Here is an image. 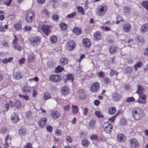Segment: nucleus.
<instances>
[{"label":"nucleus","instance_id":"nucleus-1","mask_svg":"<svg viewBox=\"0 0 148 148\" xmlns=\"http://www.w3.org/2000/svg\"><path fill=\"white\" fill-rule=\"evenodd\" d=\"M132 114L135 119L138 120L145 116V113L142 108L136 107L132 110Z\"/></svg>","mask_w":148,"mask_h":148},{"label":"nucleus","instance_id":"nucleus-2","mask_svg":"<svg viewBox=\"0 0 148 148\" xmlns=\"http://www.w3.org/2000/svg\"><path fill=\"white\" fill-rule=\"evenodd\" d=\"M108 7L106 5H100L96 9V14L98 16H103L106 13Z\"/></svg>","mask_w":148,"mask_h":148},{"label":"nucleus","instance_id":"nucleus-3","mask_svg":"<svg viewBox=\"0 0 148 148\" xmlns=\"http://www.w3.org/2000/svg\"><path fill=\"white\" fill-rule=\"evenodd\" d=\"M102 126L104 131L107 133L110 134L113 130L112 125L108 121L104 122Z\"/></svg>","mask_w":148,"mask_h":148},{"label":"nucleus","instance_id":"nucleus-4","mask_svg":"<svg viewBox=\"0 0 148 148\" xmlns=\"http://www.w3.org/2000/svg\"><path fill=\"white\" fill-rule=\"evenodd\" d=\"M35 17V13L33 11H29L26 13L25 19L27 22L31 23L34 20Z\"/></svg>","mask_w":148,"mask_h":148},{"label":"nucleus","instance_id":"nucleus-5","mask_svg":"<svg viewBox=\"0 0 148 148\" xmlns=\"http://www.w3.org/2000/svg\"><path fill=\"white\" fill-rule=\"evenodd\" d=\"M145 91V88L144 87L141 85H138L137 86V90L136 93H137L139 96H140L141 98H144V96H146V95L144 93Z\"/></svg>","mask_w":148,"mask_h":148},{"label":"nucleus","instance_id":"nucleus-6","mask_svg":"<svg viewBox=\"0 0 148 148\" xmlns=\"http://www.w3.org/2000/svg\"><path fill=\"white\" fill-rule=\"evenodd\" d=\"M130 146L131 148H138L140 145L138 140L135 138H132L129 140Z\"/></svg>","mask_w":148,"mask_h":148},{"label":"nucleus","instance_id":"nucleus-7","mask_svg":"<svg viewBox=\"0 0 148 148\" xmlns=\"http://www.w3.org/2000/svg\"><path fill=\"white\" fill-rule=\"evenodd\" d=\"M41 38L40 37L35 36L29 39L30 43L33 46L38 45L41 42Z\"/></svg>","mask_w":148,"mask_h":148},{"label":"nucleus","instance_id":"nucleus-8","mask_svg":"<svg viewBox=\"0 0 148 148\" xmlns=\"http://www.w3.org/2000/svg\"><path fill=\"white\" fill-rule=\"evenodd\" d=\"M100 87L99 83L97 82H95L91 85L90 90L93 92H96L98 91Z\"/></svg>","mask_w":148,"mask_h":148},{"label":"nucleus","instance_id":"nucleus-9","mask_svg":"<svg viewBox=\"0 0 148 148\" xmlns=\"http://www.w3.org/2000/svg\"><path fill=\"white\" fill-rule=\"evenodd\" d=\"M76 95L81 99H84L86 98V96L84 90L82 89H79L76 93Z\"/></svg>","mask_w":148,"mask_h":148},{"label":"nucleus","instance_id":"nucleus-10","mask_svg":"<svg viewBox=\"0 0 148 148\" xmlns=\"http://www.w3.org/2000/svg\"><path fill=\"white\" fill-rule=\"evenodd\" d=\"M50 27V25H45L42 26L41 29L45 35L48 36L51 32V30L49 29Z\"/></svg>","mask_w":148,"mask_h":148},{"label":"nucleus","instance_id":"nucleus-11","mask_svg":"<svg viewBox=\"0 0 148 148\" xmlns=\"http://www.w3.org/2000/svg\"><path fill=\"white\" fill-rule=\"evenodd\" d=\"M121 95L116 92H114L112 94V99L114 101H119L121 100Z\"/></svg>","mask_w":148,"mask_h":148},{"label":"nucleus","instance_id":"nucleus-12","mask_svg":"<svg viewBox=\"0 0 148 148\" xmlns=\"http://www.w3.org/2000/svg\"><path fill=\"white\" fill-rule=\"evenodd\" d=\"M116 138L117 141L119 143L124 142L127 139L125 135L122 134H118L116 136Z\"/></svg>","mask_w":148,"mask_h":148},{"label":"nucleus","instance_id":"nucleus-13","mask_svg":"<svg viewBox=\"0 0 148 148\" xmlns=\"http://www.w3.org/2000/svg\"><path fill=\"white\" fill-rule=\"evenodd\" d=\"M119 49L118 47L113 45H112L109 47V51L111 54H114L117 53Z\"/></svg>","mask_w":148,"mask_h":148},{"label":"nucleus","instance_id":"nucleus-14","mask_svg":"<svg viewBox=\"0 0 148 148\" xmlns=\"http://www.w3.org/2000/svg\"><path fill=\"white\" fill-rule=\"evenodd\" d=\"M123 30L127 33L130 32L131 29V26L130 23H127L124 24L122 27Z\"/></svg>","mask_w":148,"mask_h":148},{"label":"nucleus","instance_id":"nucleus-15","mask_svg":"<svg viewBox=\"0 0 148 148\" xmlns=\"http://www.w3.org/2000/svg\"><path fill=\"white\" fill-rule=\"evenodd\" d=\"M82 42L84 46L86 48L90 47L91 45L90 40L87 38H84L82 40Z\"/></svg>","mask_w":148,"mask_h":148},{"label":"nucleus","instance_id":"nucleus-16","mask_svg":"<svg viewBox=\"0 0 148 148\" xmlns=\"http://www.w3.org/2000/svg\"><path fill=\"white\" fill-rule=\"evenodd\" d=\"M49 79L52 82H57L61 79V77L59 75H52L49 77Z\"/></svg>","mask_w":148,"mask_h":148},{"label":"nucleus","instance_id":"nucleus-17","mask_svg":"<svg viewBox=\"0 0 148 148\" xmlns=\"http://www.w3.org/2000/svg\"><path fill=\"white\" fill-rule=\"evenodd\" d=\"M32 92L31 88L28 86H24L22 89V92L25 95L30 94Z\"/></svg>","mask_w":148,"mask_h":148},{"label":"nucleus","instance_id":"nucleus-18","mask_svg":"<svg viewBox=\"0 0 148 148\" xmlns=\"http://www.w3.org/2000/svg\"><path fill=\"white\" fill-rule=\"evenodd\" d=\"M67 49L69 51H71L74 48V44L73 40H69L66 43Z\"/></svg>","mask_w":148,"mask_h":148},{"label":"nucleus","instance_id":"nucleus-19","mask_svg":"<svg viewBox=\"0 0 148 148\" xmlns=\"http://www.w3.org/2000/svg\"><path fill=\"white\" fill-rule=\"evenodd\" d=\"M47 119L45 118H42L41 119L38 121V124L41 127H43L46 125Z\"/></svg>","mask_w":148,"mask_h":148},{"label":"nucleus","instance_id":"nucleus-20","mask_svg":"<svg viewBox=\"0 0 148 148\" xmlns=\"http://www.w3.org/2000/svg\"><path fill=\"white\" fill-rule=\"evenodd\" d=\"M11 120L13 123H16L18 121L19 118H18V114L17 113H13L12 115Z\"/></svg>","mask_w":148,"mask_h":148},{"label":"nucleus","instance_id":"nucleus-21","mask_svg":"<svg viewBox=\"0 0 148 148\" xmlns=\"http://www.w3.org/2000/svg\"><path fill=\"white\" fill-rule=\"evenodd\" d=\"M101 34L100 31H97L94 34V38L96 40H99L101 39Z\"/></svg>","mask_w":148,"mask_h":148},{"label":"nucleus","instance_id":"nucleus-22","mask_svg":"<svg viewBox=\"0 0 148 148\" xmlns=\"http://www.w3.org/2000/svg\"><path fill=\"white\" fill-rule=\"evenodd\" d=\"M11 138L10 137V136L9 135H8L5 138V143L4 144V147L5 148H7L8 147V142H11Z\"/></svg>","mask_w":148,"mask_h":148},{"label":"nucleus","instance_id":"nucleus-23","mask_svg":"<svg viewBox=\"0 0 148 148\" xmlns=\"http://www.w3.org/2000/svg\"><path fill=\"white\" fill-rule=\"evenodd\" d=\"M69 89L68 87L66 86L62 87L61 88V92L62 94L64 95H66L69 92Z\"/></svg>","mask_w":148,"mask_h":148},{"label":"nucleus","instance_id":"nucleus-24","mask_svg":"<svg viewBox=\"0 0 148 148\" xmlns=\"http://www.w3.org/2000/svg\"><path fill=\"white\" fill-rule=\"evenodd\" d=\"M51 117L53 119H56L60 115L59 112L57 111H53L50 114Z\"/></svg>","mask_w":148,"mask_h":148},{"label":"nucleus","instance_id":"nucleus-25","mask_svg":"<svg viewBox=\"0 0 148 148\" xmlns=\"http://www.w3.org/2000/svg\"><path fill=\"white\" fill-rule=\"evenodd\" d=\"M143 65V64L142 62L139 61L135 64L134 66V70L136 71L137 70V69L141 68Z\"/></svg>","mask_w":148,"mask_h":148},{"label":"nucleus","instance_id":"nucleus-26","mask_svg":"<svg viewBox=\"0 0 148 148\" xmlns=\"http://www.w3.org/2000/svg\"><path fill=\"white\" fill-rule=\"evenodd\" d=\"M64 82H66L67 80H70L72 82H73V76L71 74H70L66 75V78L64 79Z\"/></svg>","mask_w":148,"mask_h":148},{"label":"nucleus","instance_id":"nucleus-27","mask_svg":"<svg viewBox=\"0 0 148 148\" xmlns=\"http://www.w3.org/2000/svg\"><path fill=\"white\" fill-rule=\"evenodd\" d=\"M148 29V23H146L144 24L140 29V32L142 33L146 32Z\"/></svg>","mask_w":148,"mask_h":148},{"label":"nucleus","instance_id":"nucleus-28","mask_svg":"<svg viewBox=\"0 0 148 148\" xmlns=\"http://www.w3.org/2000/svg\"><path fill=\"white\" fill-rule=\"evenodd\" d=\"M116 112V109L114 107H109L108 110V112L109 114L113 115Z\"/></svg>","mask_w":148,"mask_h":148},{"label":"nucleus","instance_id":"nucleus-29","mask_svg":"<svg viewBox=\"0 0 148 148\" xmlns=\"http://www.w3.org/2000/svg\"><path fill=\"white\" fill-rule=\"evenodd\" d=\"M82 144L84 147H87L89 145L90 142L87 139L84 138L82 140Z\"/></svg>","mask_w":148,"mask_h":148},{"label":"nucleus","instance_id":"nucleus-30","mask_svg":"<svg viewBox=\"0 0 148 148\" xmlns=\"http://www.w3.org/2000/svg\"><path fill=\"white\" fill-rule=\"evenodd\" d=\"M90 139L92 140L98 141L99 140H102V138H100L99 139L97 135L96 134H91L90 136Z\"/></svg>","mask_w":148,"mask_h":148},{"label":"nucleus","instance_id":"nucleus-31","mask_svg":"<svg viewBox=\"0 0 148 148\" xmlns=\"http://www.w3.org/2000/svg\"><path fill=\"white\" fill-rule=\"evenodd\" d=\"M118 74L119 73L117 71L113 69H111L110 70L109 74L111 77H112L114 76L115 75L117 77Z\"/></svg>","mask_w":148,"mask_h":148},{"label":"nucleus","instance_id":"nucleus-32","mask_svg":"<svg viewBox=\"0 0 148 148\" xmlns=\"http://www.w3.org/2000/svg\"><path fill=\"white\" fill-rule=\"evenodd\" d=\"M139 97L142 100V101L138 99L137 100V102L138 103H140L143 104H146V99L147 96H144V98H141V97H140V96H139Z\"/></svg>","mask_w":148,"mask_h":148},{"label":"nucleus","instance_id":"nucleus-33","mask_svg":"<svg viewBox=\"0 0 148 148\" xmlns=\"http://www.w3.org/2000/svg\"><path fill=\"white\" fill-rule=\"evenodd\" d=\"M141 5L148 11V0L143 1L141 3Z\"/></svg>","mask_w":148,"mask_h":148},{"label":"nucleus","instance_id":"nucleus-34","mask_svg":"<svg viewBox=\"0 0 148 148\" xmlns=\"http://www.w3.org/2000/svg\"><path fill=\"white\" fill-rule=\"evenodd\" d=\"M14 105L16 108L19 109L21 106V103L19 100H16L14 102Z\"/></svg>","mask_w":148,"mask_h":148},{"label":"nucleus","instance_id":"nucleus-35","mask_svg":"<svg viewBox=\"0 0 148 148\" xmlns=\"http://www.w3.org/2000/svg\"><path fill=\"white\" fill-rule=\"evenodd\" d=\"M13 75L14 78L17 79H19L21 78V75L19 71L14 73Z\"/></svg>","mask_w":148,"mask_h":148},{"label":"nucleus","instance_id":"nucleus-36","mask_svg":"<svg viewBox=\"0 0 148 148\" xmlns=\"http://www.w3.org/2000/svg\"><path fill=\"white\" fill-rule=\"evenodd\" d=\"M103 83L106 84H108L111 83V81L108 77H106L103 78Z\"/></svg>","mask_w":148,"mask_h":148},{"label":"nucleus","instance_id":"nucleus-37","mask_svg":"<svg viewBox=\"0 0 148 148\" xmlns=\"http://www.w3.org/2000/svg\"><path fill=\"white\" fill-rule=\"evenodd\" d=\"M60 62L62 65H64V64H67L68 60L66 58H63L60 59Z\"/></svg>","mask_w":148,"mask_h":148},{"label":"nucleus","instance_id":"nucleus-38","mask_svg":"<svg viewBox=\"0 0 148 148\" xmlns=\"http://www.w3.org/2000/svg\"><path fill=\"white\" fill-rule=\"evenodd\" d=\"M19 134L20 136L25 135L26 133V130L23 128H21L18 130Z\"/></svg>","mask_w":148,"mask_h":148},{"label":"nucleus","instance_id":"nucleus-39","mask_svg":"<svg viewBox=\"0 0 148 148\" xmlns=\"http://www.w3.org/2000/svg\"><path fill=\"white\" fill-rule=\"evenodd\" d=\"M59 26L61 29L63 30H66L67 28V25L64 23H61L59 24Z\"/></svg>","mask_w":148,"mask_h":148},{"label":"nucleus","instance_id":"nucleus-40","mask_svg":"<svg viewBox=\"0 0 148 148\" xmlns=\"http://www.w3.org/2000/svg\"><path fill=\"white\" fill-rule=\"evenodd\" d=\"M82 31L79 28L75 27V34L77 35L80 34L82 33Z\"/></svg>","mask_w":148,"mask_h":148},{"label":"nucleus","instance_id":"nucleus-41","mask_svg":"<svg viewBox=\"0 0 148 148\" xmlns=\"http://www.w3.org/2000/svg\"><path fill=\"white\" fill-rule=\"evenodd\" d=\"M133 69L131 67H127L125 69V73L126 74H130L132 71Z\"/></svg>","mask_w":148,"mask_h":148},{"label":"nucleus","instance_id":"nucleus-42","mask_svg":"<svg viewBox=\"0 0 148 148\" xmlns=\"http://www.w3.org/2000/svg\"><path fill=\"white\" fill-rule=\"evenodd\" d=\"M13 59V58L12 57L8 58H5L3 59L2 62L3 63L6 64L12 61Z\"/></svg>","mask_w":148,"mask_h":148},{"label":"nucleus","instance_id":"nucleus-43","mask_svg":"<svg viewBox=\"0 0 148 148\" xmlns=\"http://www.w3.org/2000/svg\"><path fill=\"white\" fill-rule=\"evenodd\" d=\"M14 45L13 47L16 49L18 51H20L22 50L21 47L20 46V45L18 43L13 44Z\"/></svg>","mask_w":148,"mask_h":148},{"label":"nucleus","instance_id":"nucleus-44","mask_svg":"<svg viewBox=\"0 0 148 148\" xmlns=\"http://www.w3.org/2000/svg\"><path fill=\"white\" fill-rule=\"evenodd\" d=\"M57 38L55 36H53L50 38V40L52 43H55L57 41Z\"/></svg>","mask_w":148,"mask_h":148},{"label":"nucleus","instance_id":"nucleus-45","mask_svg":"<svg viewBox=\"0 0 148 148\" xmlns=\"http://www.w3.org/2000/svg\"><path fill=\"white\" fill-rule=\"evenodd\" d=\"M64 68L60 66H58L55 69V72L56 73H60L62 71Z\"/></svg>","mask_w":148,"mask_h":148},{"label":"nucleus","instance_id":"nucleus-46","mask_svg":"<svg viewBox=\"0 0 148 148\" xmlns=\"http://www.w3.org/2000/svg\"><path fill=\"white\" fill-rule=\"evenodd\" d=\"M19 97L23 99H25L26 101H27L29 99V96L27 95H24L22 94H19Z\"/></svg>","mask_w":148,"mask_h":148},{"label":"nucleus","instance_id":"nucleus-47","mask_svg":"<svg viewBox=\"0 0 148 148\" xmlns=\"http://www.w3.org/2000/svg\"><path fill=\"white\" fill-rule=\"evenodd\" d=\"M135 98L133 97H128L127 98L126 102L130 103L135 101Z\"/></svg>","mask_w":148,"mask_h":148},{"label":"nucleus","instance_id":"nucleus-48","mask_svg":"<svg viewBox=\"0 0 148 148\" xmlns=\"http://www.w3.org/2000/svg\"><path fill=\"white\" fill-rule=\"evenodd\" d=\"M51 97V95L48 92H45L43 95V98L45 100H47Z\"/></svg>","mask_w":148,"mask_h":148},{"label":"nucleus","instance_id":"nucleus-49","mask_svg":"<svg viewBox=\"0 0 148 148\" xmlns=\"http://www.w3.org/2000/svg\"><path fill=\"white\" fill-rule=\"evenodd\" d=\"M77 8L78 10V12L81 13L83 15H84V8L81 6H78Z\"/></svg>","mask_w":148,"mask_h":148},{"label":"nucleus","instance_id":"nucleus-50","mask_svg":"<svg viewBox=\"0 0 148 148\" xmlns=\"http://www.w3.org/2000/svg\"><path fill=\"white\" fill-rule=\"evenodd\" d=\"M123 10L125 13L127 14H129L130 12V9L127 6H125L124 7Z\"/></svg>","mask_w":148,"mask_h":148},{"label":"nucleus","instance_id":"nucleus-51","mask_svg":"<svg viewBox=\"0 0 148 148\" xmlns=\"http://www.w3.org/2000/svg\"><path fill=\"white\" fill-rule=\"evenodd\" d=\"M8 25H5L4 26H0V31L2 32H4L5 31L6 29L8 28Z\"/></svg>","mask_w":148,"mask_h":148},{"label":"nucleus","instance_id":"nucleus-52","mask_svg":"<svg viewBox=\"0 0 148 148\" xmlns=\"http://www.w3.org/2000/svg\"><path fill=\"white\" fill-rule=\"evenodd\" d=\"M54 132L55 134L57 136L61 135L62 133V130L60 129H56L55 131Z\"/></svg>","mask_w":148,"mask_h":148},{"label":"nucleus","instance_id":"nucleus-53","mask_svg":"<svg viewBox=\"0 0 148 148\" xmlns=\"http://www.w3.org/2000/svg\"><path fill=\"white\" fill-rule=\"evenodd\" d=\"M97 75H98L100 77H103L105 76V74L102 71H101L97 73Z\"/></svg>","mask_w":148,"mask_h":148},{"label":"nucleus","instance_id":"nucleus-54","mask_svg":"<svg viewBox=\"0 0 148 148\" xmlns=\"http://www.w3.org/2000/svg\"><path fill=\"white\" fill-rule=\"evenodd\" d=\"M8 130L7 127H4L2 128L0 130V132L3 134H5L6 133Z\"/></svg>","mask_w":148,"mask_h":148},{"label":"nucleus","instance_id":"nucleus-55","mask_svg":"<svg viewBox=\"0 0 148 148\" xmlns=\"http://www.w3.org/2000/svg\"><path fill=\"white\" fill-rule=\"evenodd\" d=\"M95 114L96 116L99 118H103V116L102 115L100 112L99 111H96L95 112Z\"/></svg>","mask_w":148,"mask_h":148},{"label":"nucleus","instance_id":"nucleus-56","mask_svg":"<svg viewBox=\"0 0 148 148\" xmlns=\"http://www.w3.org/2000/svg\"><path fill=\"white\" fill-rule=\"evenodd\" d=\"M95 121L91 120L89 123V125L90 127H92L95 125Z\"/></svg>","mask_w":148,"mask_h":148},{"label":"nucleus","instance_id":"nucleus-57","mask_svg":"<svg viewBox=\"0 0 148 148\" xmlns=\"http://www.w3.org/2000/svg\"><path fill=\"white\" fill-rule=\"evenodd\" d=\"M118 114H119L118 113H117L114 116L110 118L108 120L112 122H113L115 119L116 116Z\"/></svg>","mask_w":148,"mask_h":148},{"label":"nucleus","instance_id":"nucleus-58","mask_svg":"<svg viewBox=\"0 0 148 148\" xmlns=\"http://www.w3.org/2000/svg\"><path fill=\"white\" fill-rule=\"evenodd\" d=\"M85 55L84 54H82L80 56L79 58L76 60V61L79 63H79H80L81 61L84 58H85Z\"/></svg>","mask_w":148,"mask_h":148},{"label":"nucleus","instance_id":"nucleus-59","mask_svg":"<svg viewBox=\"0 0 148 148\" xmlns=\"http://www.w3.org/2000/svg\"><path fill=\"white\" fill-rule=\"evenodd\" d=\"M32 29V28L31 27L28 25H26L23 28V29L24 31H30Z\"/></svg>","mask_w":148,"mask_h":148},{"label":"nucleus","instance_id":"nucleus-60","mask_svg":"<svg viewBox=\"0 0 148 148\" xmlns=\"http://www.w3.org/2000/svg\"><path fill=\"white\" fill-rule=\"evenodd\" d=\"M14 27L16 30H18L20 29L21 28V25L19 23H17L15 24Z\"/></svg>","mask_w":148,"mask_h":148},{"label":"nucleus","instance_id":"nucleus-61","mask_svg":"<svg viewBox=\"0 0 148 148\" xmlns=\"http://www.w3.org/2000/svg\"><path fill=\"white\" fill-rule=\"evenodd\" d=\"M52 18L53 20L55 21H58L59 19L58 16L56 14H54L52 16Z\"/></svg>","mask_w":148,"mask_h":148},{"label":"nucleus","instance_id":"nucleus-62","mask_svg":"<svg viewBox=\"0 0 148 148\" xmlns=\"http://www.w3.org/2000/svg\"><path fill=\"white\" fill-rule=\"evenodd\" d=\"M3 1L4 4L7 6H9L12 1V0H3Z\"/></svg>","mask_w":148,"mask_h":148},{"label":"nucleus","instance_id":"nucleus-63","mask_svg":"<svg viewBox=\"0 0 148 148\" xmlns=\"http://www.w3.org/2000/svg\"><path fill=\"white\" fill-rule=\"evenodd\" d=\"M101 28L105 31H108L110 30V28L107 26H102Z\"/></svg>","mask_w":148,"mask_h":148},{"label":"nucleus","instance_id":"nucleus-64","mask_svg":"<svg viewBox=\"0 0 148 148\" xmlns=\"http://www.w3.org/2000/svg\"><path fill=\"white\" fill-rule=\"evenodd\" d=\"M34 56L32 55H29V56L28 58V60L29 62H31L34 60Z\"/></svg>","mask_w":148,"mask_h":148}]
</instances>
